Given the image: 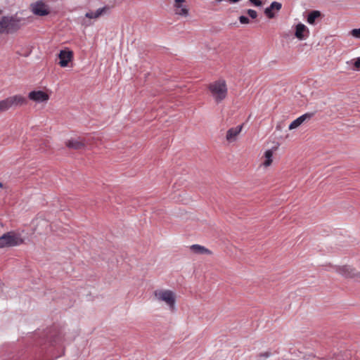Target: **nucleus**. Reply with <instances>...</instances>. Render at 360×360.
<instances>
[{"label":"nucleus","mask_w":360,"mask_h":360,"mask_svg":"<svg viewBox=\"0 0 360 360\" xmlns=\"http://www.w3.org/2000/svg\"><path fill=\"white\" fill-rule=\"evenodd\" d=\"M26 25V19L17 14L5 15L0 18V34H13Z\"/></svg>","instance_id":"f257e3e1"},{"label":"nucleus","mask_w":360,"mask_h":360,"mask_svg":"<svg viewBox=\"0 0 360 360\" xmlns=\"http://www.w3.org/2000/svg\"><path fill=\"white\" fill-rule=\"evenodd\" d=\"M46 342L49 345L55 347L60 345L63 341V329L59 326H53L49 328L44 335Z\"/></svg>","instance_id":"f03ea898"},{"label":"nucleus","mask_w":360,"mask_h":360,"mask_svg":"<svg viewBox=\"0 0 360 360\" xmlns=\"http://www.w3.org/2000/svg\"><path fill=\"white\" fill-rule=\"evenodd\" d=\"M208 88L217 103L221 102L227 96V87L224 80H218L211 83Z\"/></svg>","instance_id":"7ed1b4c3"},{"label":"nucleus","mask_w":360,"mask_h":360,"mask_svg":"<svg viewBox=\"0 0 360 360\" xmlns=\"http://www.w3.org/2000/svg\"><path fill=\"white\" fill-rule=\"evenodd\" d=\"M23 243L20 234L15 231H8L0 236V248L15 247Z\"/></svg>","instance_id":"20e7f679"},{"label":"nucleus","mask_w":360,"mask_h":360,"mask_svg":"<svg viewBox=\"0 0 360 360\" xmlns=\"http://www.w3.org/2000/svg\"><path fill=\"white\" fill-rule=\"evenodd\" d=\"M27 103V101L26 98L21 95L10 96L6 99L0 101V113L7 111L11 108L25 105Z\"/></svg>","instance_id":"39448f33"},{"label":"nucleus","mask_w":360,"mask_h":360,"mask_svg":"<svg viewBox=\"0 0 360 360\" xmlns=\"http://www.w3.org/2000/svg\"><path fill=\"white\" fill-rule=\"evenodd\" d=\"M32 12L38 16H46L50 13V8L42 0H38L30 5Z\"/></svg>","instance_id":"423d86ee"},{"label":"nucleus","mask_w":360,"mask_h":360,"mask_svg":"<svg viewBox=\"0 0 360 360\" xmlns=\"http://www.w3.org/2000/svg\"><path fill=\"white\" fill-rule=\"evenodd\" d=\"M155 295L158 300L165 302L170 308L173 309L175 304V295L171 290L155 291Z\"/></svg>","instance_id":"0eeeda50"},{"label":"nucleus","mask_w":360,"mask_h":360,"mask_svg":"<svg viewBox=\"0 0 360 360\" xmlns=\"http://www.w3.org/2000/svg\"><path fill=\"white\" fill-rule=\"evenodd\" d=\"M336 271L345 278H359L360 277V272H356L354 269L349 266H342L337 267Z\"/></svg>","instance_id":"6e6552de"},{"label":"nucleus","mask_w":360,"mask_h":360,"mask_svg":"<svg viewBox=\"0 0 360 360\" xmlns=\"http://www.w3.org/2000/svg\"><path fill=\"white\" fill-rule=\"evenodd\" d=\"M28 98L37 103H43L46 102L49 99V96L46 92L39 90L30 92Z\"/></svg>","instance_id":"1a4fd4ad"},{"label":"nucleus","mask_w":360,"mask_h":360,"mask_svg":"<svg viewBox=\"0 0 360 360\" xmlns=\"http://www.w3.org/2000/svg\"><path fill=\"white\" fill-rule=\"evenodd\" d=\"M60 59L58 64L60 67L65 68L73 58V52L70 50H61L58 54Z\"/></svg>","instance_id":"9d476101"},{"label":"nucleus","mask_w":360,"mask_h":360,"mask_svg":"<svg viewBox=\"0 0 360 360\" xmlns=\"http://www.w3.org/2000/svg\"><path fill=\"white\" fill-rule=\"evenodd\" d=\"M315 115V112H307L300 117H297L296 120H295L293 122L290 123L289 125V129L292 130L294 129L300 127L304 122L307 120H309L311 119Z\"/></svg>","instance_id":"9b49d317"},{"label":"nucleus","mask_w":360,"mask_h":360,"mask_svg":"<svg viewBox=\"0 0 360 360\" xmlns=\"http://www.w3.org/2000/svg\"><path fill=\"white\" fill-rule=\"evenodd\" d=\"M309 35L308 28L302 23H299L295 27V36L300 40L306 39Z\"/></svg>","instance_id":"f8f14e48"},{"label":"nucleus","mask_w":360,"mask_h":360,"mask_svg":"<svg viewBox=\"0 0 360 360\" xmlns=\"http://www.w3.org/2000/svg\"><path fill=\"white\" fill-rule=\"evenodd\" d=\"M282 8V4L277 1H273L270 6L267 7L264 10V14L270 19L275 17V14L273 11H279Z\"/></svg>","instance_id":"ddd939ff"},{"label":"nucleus","mask_w":360,"mask_h":360,"mask_svg":"<svg viewBox=\"0 0 360 360\" xmlns=\"http://www.w3.org/2000/svg\"><path fill=\"white\" fill-rule=\"evenodd\" d=\"M184 1V0H174V6L176 8V14L182 16H187L188 15V9L186 6L183 5Z\"/></svg>","instance_id":"4468645a"},{"label":"nucleus","mask_w":360,"mask_h":360,"mask_svg":"<svg viewBox=\"0 0 360 360\" xmlns=\"http://www.w3.org/2000/svg\"><path fill=\"white\" fill-rule=\"evenodd\" d=\"M323 17L322 13L321 11L317 10H314L310 11L308 13L307 18V22L310 25H316V20H321Z\"/></svg>","instance_id":"2eb2a0df"},{"label":"nucleus","mask_w":360,"mask_h":360,"mask_svg":"<svg viewBox=\"0 0 360 360\" xmlns=\"http://www.w3.org/2000/svg\"><path fill=\"white\" fill-rule=\"evenodd\" d=\"M243 128V125H239L236 127L230 128L226 133V140L228 141H232L235 140L236 137L239 134Z\"/></svg>","instance_id":"dca6fc26"},{"label":"nucleus","mask_w":360,"mask_h":360,"mask_svg":"<svg viewBox=\"0 0 360 360\" xmlns=\"http://www.w3.org/2000/svg\"><path fill=\"white\" fill-rule=\"evenodd\" d=\"M66 146L69 148L80 150L85 147V143L80 139H70L66 142Z\"/></svg>","instance_id":"f3484780"},{"label":"nucleus","mask_w":360,"mask_h":360,"mask_svg":"<svg viewBox=\"0 0 360 360\" xmlns=\"http://www.w3.org/2000/svg\"><path fill=\"white\" fill-rule=\"evenodd\" d=\"M193 252L199 255H210L212 252L204 246L195 244L191 246Z\"/></svg>","instance_id":"a211bd4d"},{"label":"nucleus","mask_w":360,"mask_h":360,"mask_svg":"<svg viewBox=\"0 0 360 360\" xmlns=\"http://www.w3.org/2000/svg\"><path fill=\"white\" fill-rule=\"evenodd\" d=\"M264 157L266 160L264 162L263 165L265 167H269L272 162L273 151L271 150H267L264 153Z\"/></svg>","instance_id":"6ab92c4d"},{"label":"nucleus","mask_w":360,"mask_h":360,"mask_svg":"<svg viewBox=\"0 0 360 360\" xmlns=\"http://www.w3.org/2000/svg\"><path fill=\"white\" fill-rule=\"evenodd\" d=\"M272 355V352L271 349H269L266 352H260L259 353L256 357L257 358V360H262V359H266L269 357H271Z\"/></svg>","instance_id":"aec40b11"},{"label":"nucleus","mask_w":360,"mask_h":360,"mask_svg":"<svg viewBox=\"0 0 360 360\" xmlns=\"http://www.w3.org/2000/svg\"><path fill=\"white\" fill-rule=\"evenodd\" d=\"M108 9L107 7H103L97 9L94 14V18H97L100 17L106 10Z\"/></svg>","instance_id":"412c9836"},{"label":"nucleus","mask_w":360,"mask_h":360,"mask_svg":"<svg viewBox=\"0 0 360 360\" xmlns=\"http://www.w3.org/2000/svg\"><path fill=\"white\" fill-rule=\"evenodd\" d=\"M247 13L252 19H255L257 17V13L255 10L248 9Z\"/></svg>","instance_id":"4be33fe9"},{"label":"nucleus","mask_w":360,"mask_h":360,"mask_svg":"<svg viewBox=\"0 0 360 360\" xmlns=\"http://www.w3.org/2000/svg\"><path fill=\"white\" fill-rule=\"evenodd\" d=\"M239 21L241 24H248L250 22L249 18L245 15L240 16Z\"/></svg>","instance_id":"5701e85b"},{"label":"nucleus","mask_w":360,"mask_h":360,"mask_svg":"<svg viewBox=\"0 0 360 360\" xmlns=\"http://www.w3.org/2000/svg\"><path fill=\"white\" fill-rule=\"evenodd\" d=\"M351 33H352L353 37H354L356 38H359L360 39V28L353 29L351 31Z\"/></svg>","instance_id":"b1692460"},{"label":"nucleus","mask_w":360,"mask_h":360,"mask_svg":"<svg viewBox=\"0 0 360 360\" xmlns=\"http://www.w3.org/2000/svg\"><path fill=\"white\" fill-rule=\"evenodd\" d=\"M354 66L356 70H360V57L356 59Z\"/></svg>","instance_id":"393cba45"},{"label":"nucleus","mask_w":360,"mask_h":360,"mask_svg":"<svg viewBox=\"0 0 360 360\" xmlns=\"http://www.w3.org/2000/svg\"><path fill=\"white\" fill-rule=\"evenodd\" d=\"M250 1L256 6H261L262 4L260 0H250Z\"/></svg>","instance_id":"a878e982"},{"label":"nucleus","mask_w":360,"mask_h":360,"mask_svg":"<svg viewBox=\"0 0 360 360\" xmlns=\"http://www.w3.org/2000/svg\"><path fill=\"white\" fill-rule=\"evenodd\" d=\"M94 12H88L86 13L85 16L88 18H94Z\"/></svg>","instance_id":"bb28decb"},{"label":"nucleus","mask_w":360,"mask_h":360,"mask_svg":"<svg viewBox=\"0 0 360 360\" xmlns=\"http://www.w3.org/2000/svg\"><path fill=\"white\" fill-rule=\"evenodd\" d=\"M1 12H2V11H1V10H0V14L1 13Z\"/></svg>","instance_id":"cd10ccee"}]
</instances>
